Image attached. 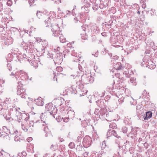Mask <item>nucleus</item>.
Segmentation results:
<instances>
[{
  "label": "nucleus",
  "instance_id": "nucleus-20",
  "mask_svg": "<svg viewBox=\"0 0 157 157\" xmlns=\"http://www.w3.org/2000/svg\"><path fill=\"white\" fill-rule=\"evenodd\" d=\"M76 8V6H74V9L72 11V12H71L70 11L67 10L66 11V15H65V17H67L68 16V15L70 14L71 13H72V14L73 16H74L75 15H76L75 14V13L74 12V10L75 8Z\"/></svg>",
  "mask_w": 157,
  "mask_h": 157
},
{
  "label": "nucleus",
  "instance_id": "nucleus-22",
  "mask_svg": "<svg viewBox=\"0 0 157 157\" xmlns=\"http://www.w3.org/2000/svg\"><path fill=\"white\" fill-rule=\"evenodd\" d=\"M13 43L12 39H6L4 43L6 45H8L12 44Z\"/></svg>",
  "mask_w": 157,
  "mask_h": 157
},
{
  "label": "nucleus",
  "instance_id": "nucleus-51",
  "mask_svg": "<svg viewBox=\"0 0 157 157\" xmlns=\"http://www.w3.org/2000/svg\"><path fill=\"white\" fill-rule=\"evenodd\" d=\"M69 119H70L68 118V117H65L63 119V121L65 122H67L68 121Z\"/></svg>",
  "mask_w": 157,
  "mask_h": 157
},
{
  "label": "nucleus",
  "instance_id": "nucleus-47",
  "mask_svg": "<svg viewBox=\"0 0 157 157\" xmlns=\"http://www.w3.org/2000/svg\"><path fill=\"white\" fill-rule=\"evenodd\" d=\"M7 67H8V70L9 71H11L12 70V67H11V65L10 63H8L7 64Z\"/></svg>",
  "mask_w": 157,
  "mask_h": 157
},
{
  "label": "nucleus",
  "instance_id": "nucleus-21",
  "mask_svg": "<svg viewBox=\"0 0 157 157\" xmlns=\"http://www.w3.org/2000/svg\"><path fill=\"white\" fill-rule=\"evenodd\" d=\"M97 105L100 107H103L104 105V102L101 100L96 101Z\"/></svg>",
  "mask_w": 157,
  "mask_h": 157
},
{
  "label": "nucleus",
  "instance_id": "nucleus-60",
  "mask_svg": "<svg viewBox=\"0 0 157 157\" xmlns=\"http://www.w3.org/2000/svg\"><path fill=\"white\" fill-rule=\"evenodd\" d=\"M104 5L103 3L100 4L99 6V7L100 9H102L103 8Z\"/></svg>",
  "mask_w": 157,
  "mask_h": 157
},
{
  "label": "nucleus",
  "instance_id": "nucleus-26",
  "mask_svg": "<svg viewBox=\"0 0 157 157\" xmlns=\"http://www.w3.org/2000/svg\"><path fill=\"white\" fill-rule=\"evenodd\" d=\"M89 122L88 121L84 120L82 121V125L83 127H86L89 124Z\"/></svg>",
  "mask_w": 157,
  "mask_h": 157
},
{
  "label": "nucleus",
  "instance_id": "nucleus-3",
  "mask_svg": "<svg viewBox=\"0 0 157 157\" xmlns=\"http://www.w3.org/2000/svg\"><path fill=\"white\" fill-rule=\"evenodd\" d=\"M39 122L40 125L41 127L43 128L44 131L46 133L45 136L46 137H48L51 135L50 131L49 130L48 127L46 125H47V124H46L45 122H42V120L37 121L36 123H37Z\"/></svg>",
  "mask_w": 157,
  "mask_h": 157
},
{
  "label": "nucleus",
  "instance_id": "nucleus-5",
  "mask_svg": "<svg viewBox=\"0 0 157 157\" xmlns=\"http://www.w3.org/2000/svg\"><path fill=\"white\" fill-rule=\"evenodd\" d=\"M16 116H17L18 121L19 122L21 121V120H24L27 121L29 118V115L28 114H26L25 113H21L17 112Z\"/></svg>",
  "mask_w": 157,
  "mask_h": 157
},
{
  "label": "nucleus",
  "instance_id": "nucleus-18",
  "mask_svg": "<svg viewBox=\"0 0 157 157\" xmlns=\"http://www.w3.org/2000/svg\"><path fill=\"white\" fill-rule=\"evenodd\" d=\"M152 117V113L151 112H148L146 113V114H144V119L145 120H148Z\"/></svg>",
  "mask_w": 157,
  "mask_h": 157
},
{
  "label": "nucleus",
  "instance_id": "nucleus-40",
  "mask_svg": "<svg viewBox=\"0 0 157 157\" xmlns=\"http://www.w3.org/2000/svg\"><path fill=\"white\" fill-rule=\"evenodd\" d=\"M155 10L154 9H151L150 11V13L151 16H154L155 15Z\"/></svg>",
  "mask_w": 157,
  "mask_h": 157
},
{
  "label": "nucleus",
  "instance_id": "nucleus-8",
  "mask_svg": "<svg viewBox=\"0 0 157 157\" xmlns=\"http://www.w3.org/2000/svg\"><path fill=\"white\" fill-rule=\"evenodd\" d=\"M47 13H48V11L47 10L44 12L37 11L36 15L39 19H43L44 20L46 19L47 17H48V15H47Z\"/></svg>",
  "mask_w": 157,
  "mask_h": 157
},
{
  "label": "nucleus",
  "instance_id": "nucleus-46",
  "mask_svg": "<svg viewBox=\"0 0 157 157\" xmlns=\"http://www.w3.org/2000/svg\"><path fill=\"white\" fill-rule=\"evenodd\" d=\"M12 4V1L11 0H8L7 2V5L9 6H11Z\"/></svg>",
  "mask_w": 157,
  "mask_h": 157
},
{
  "label": "nucleus",
  "instance_id": "nucleus-27",
  "mask_svg": "<svg viewBox=\"0 0 157 157\" xmlns=\"http://www.w3.org/2000/svg\"><path fill=\"white\" fill-rule=\"evenodd\" d=\"M111 134H112L114 136L119 139L121 138L120 136H119L116 132L114 130H112V132Z\"/></svg>",
  "mask_w": 157,
  "mask_h": 157
},
{
  "label": "nucleus",
  "instance_id": "nucleus-37",
  "mask_svg": "<svg viewBox=\"0 0 157 157\" xmlns=\"http://www.w3.org/2000/svg\"><path fill=\"white\" fill-rule=\"evenodd\" d=\"M17 135H16L14 138V140L17 142H20L21 140H22V139H20V137L19 136H17Z\"/></svg>",
  "mask_w": 157,
  "mask_h": 157
},
{
  "label": "nucleus",
  "instance_id": "nucleus-10",
  "mask_svg": "<svg viewBox=\"0 0 157 157\" xmlns=\"http://www.w3.org/2000/svg\"><path fill=\"white\" fill-rule=\"evenodd\" d=\"M25 92V89L21 87H18L17 92V94L20 96L21 98L26 99L27 97V95L26 94Z\"/></svg>",
  "mask_w": 157,
  "mask_h": 157
},
{
  "label": "nucleus",
  "instance_id": "nucleus-56",
  "mask_svg": "<svg viewBox=\"0 0 157 157\" xmlns=\"http://www.w3.org/2000/svg\"><path fill=\"white\" fill-rule=\"evenodd\" d=\"M79 134L80 136H81L82 137H83L84 136V133L83 131H81L80 133H79Z\"/></svg>",
  "mask_w": 157,
  "mask_h": 157
},
{
  "label": "nucleus",
  "instance_id": "nucleus-14",
  "mask_svg": "<svg viewBox=\"0 0 157 157\" xmlns=\"http://www.w3.org/2000/svg\"><path fill=\"white\" fill-rule=\"evenodd\" d=\"M57 110V109L55 105L51 109L50 111H49V113H50V115H52L54 117V116L56 114Z\"/></svg>",
  "mask_w": 157,
  "mask_h": 157
},
{
  "label": "nucleus",
  "instance_id": "nucleus-9",
  "mask_svg": "<svg viewBox=\"0 0 157 157\" xmlns=\"http://www.w3.org/2000/svg\"><path fill=\"white\" fill-rule=\"evenodd\" d=\"M63 60V55L62 53H57L56 54L55 58L54 60L55 64H60Z\"/></svg>",
  "mask_w": 157,
  "mask_h": 157
},
{
  "label": "nucleus",
  "instance_id": "nucleus-58",
  "mask_svg": "<svg viewBox=\"0 0 157 157\" xmlns=\"http://www.w3.org/2000/svg\"><path fill=\"white\" fill-rule=\"evenodd\" d=\"M90 156H91V157H96V154L94 152H92L91 153V154Z\"/></svg>",
  "mask_w": 157,
  "mask_h": 157
},
{
  "label": "nucleus",
  "instance_id": "nucleus-23",
  "mask_svg": "<svg viewBox=\"0 0 157 157\" xmlns=\"http://www.w3.org/2000/svg\"><path fill=\"white\" fill-rule=\"evenodd\" d=\"M59 39L60 42L63 43L66 42V38L64 37L61 33H60V35L59 36Z\"/></svg>",
  "mask_w": 157,
  "mask_h": 157
},
{
  "label": "nucleus",
  "instance_id": "nucleus-15",
  "mask_svg": "<svg viewBox=\"0 0 157 157\" xmlns=\"http://www.w3.org/2000/svg\"><path fill=\"white\" fill-rule=\"evenodd\" d=\"M36 104L38 106H42L44 103L43 101V99L41 98L40 97L37 99H36L35 100Z\"/></svg>",
  "mask_w": 157,
  "mask_h": 157
},
{
  "label": "nucleus",
  "instance_id": "nucleus-1",
  "mask_svg": "<svg viewBox=\"0 0 157 157\" xmlns=\"http://www.w3.org/2000/svg\"><path fill=\"white\" fill-rule=\"evenodd\" d=\"M82 73L79 70V71H77V74L75 75H75H71V76H73L74 79V76L77 80H80L81 78V80H83L84 82L86 84H89L93 82V80L92 77L91 76L86 77V74H83L82 75Z\"/></svg>",
  "mask_w": 157,
  "mask_h": 157
},
{
  "label": "nucleus",
  "instance_id": "nucleus-35",
  "mask_svg": "<svg viewBox=\"0 0 157 157\" xmlns=\"http://www.w3.org/2000/svg\"><path fill=\"white\" fill-rule=\"evenodd\" d=\"M5 102L6 104H11L12 103L11 100L10 98H6L5 100Z\"/></svg>",
  "mask_w": 157,
  "mask_h": 157
},
{
  "label": "nucleus",
  "instance_id": "nucleus-16",
  "mask_svg": "<svg viewBox=\"0 0 157 157\" xmlns=\"http://www.w3.org/2000/svg\"><path fill=\"white\" fill-rule=\"evenodd\" d=\"M20 78L23 79L24 78L25 79V80H31L32 78H29V76L25 72H22V73L21 75Z\"/></svg>",
  "mask_w": 157,
  "mask_h": 157
},
{
  "label": "nucleus",
  "instance_id": "nucleus-55",
  "mask_svg": "<svg viewBox=\"0 0 157 157\" xmlns=\"http://www.w3.org/2000/svg\"><path fill=\"white\" fill-rule=\"evenodd\" d=\"M79 19V17H77L75 18H74V21L75 22V23H76L78 22V19Z\"/></svg>",
  "mask_w": 157,
  "mask_h": 157
},
{
  "label": "nucleus",
  "instance_id": "nucleus-53",
  "mask_svg": "<svg viewBox=\"0 0 157 157\" xmlns=\"http://www.w3.org/2000/svg\"><path fill=\"white\" fill-rule=\"evenodd\" d=\"M3 9V5L2 3L0 2V12L2 11Z\"/></svg>",
  "mask_w": 157,
  "mask_h": 157
},
{
  "label": "nucleus",
  "instance_id": "nucleus-36",
  "mask_svg": "<svg viewBox=\"0 0 157 157\" xmlns=\"http://www.w3.org/2000/svg\"><path fill=\"white\" fill-rule=\"evenodd\" d=\"M106 152L105 153L108 154H109L112 153V149L111 148H109L108 147H107V148L106 149Z\"/></svg>",
  "mask_w": 157,
  "mask_h": 157
},
{
  "label": "nucleus",
  "instance_id": "nucleus-38",
  "mask_svg": "<svg viewBox=\"0 0 157 157\" xmlns=\"http://www.w3.org/2000/svg\"><path fill=\"white\" fill-rule=\"evenodd\" d=\"M98 5L97 4L94 3V5L93 6V9L94 10H98Z\"/></svg>",
  "mask_w": 157,
  "mask_h": 157
},
{
  "label": "nucleus",
  "instance_id": "nucleus-13",
  "mask_svg": "<svg viewBox=\"0 0 157 157\" xmlns=\"http://www.w3.org/2000/svg\"><path fill=\"white\" fill-rule=\"evenodd\" d=\"M75 112L71 109L68 111L67 114L68 115V118L73 120L75 117Z\"/></svg>",
  "mask_w": 157,
  "mask_h": 157
},
{
  "label": "nucleus",
  "instance_id": "nucleus-39",
  "mask_svg": "<svg viewBox=\"0 0 157 157\" xmlns=\"http://www.w3.org/2000/svg\"><path fill=\"white\" fill-rule=\"evenodd\" d=\"M18 133V132L17 131H10V133H8V134H11V135H17V134Z\"/></svg>",
  "mask_w": 157,
  "mask_h": 157
},
{
  "label": "nucleus",
  "instance_id": "nucleus-59",
  "mask_svg": "<svg viewBox=\"0 0 157 157\" xmlns=\"http://www.w3.org/2000/svg\"><path fill=\"white\" fill-rule=\"evenodd\" d=\"M17 157H23L22 156V153H19L17 156Z\"/></svg>",
  "mask_w": 157,
  "mask_h": 157
},
{
  "label": "nucleus",
  "instance_id": "nucleus-52",
  "mask_svg": "<svg viewBox=\"0 0 157 157\" xmlns=\"http://www.w3.org/2000/svg\"><path fill=\"white\" fill-rule=\"evenodd\" d=\"M123 100L124 98H121L118 100V102L119 104L122 103L124 102Z\"/></svg>",
  "mask_w": 157,
  "mask_h": 157
},
{
  "label": "nucleus",
  "instance_id": "nucleus-44",
  "mask_svg": "<svg viewBox=\"0 0 157 157\" xmlns=\"http://www.w3.org/2000/svg\"><path fill=\"white\" fill-rule=\"evenodd\" d=\"M112 132V131L110 130L108 131L107 133V136L108 139V138L110 137V136L111 135H112V134H111Z\"/></svg>",
  "mask_w": 157,
  "mask_h": 157
},
{
  "label": "nucleus",
  "instance_id": "nucleus-32",
  "mask_svg": "<svg viewBox=\"0 0 157 157\" xmlns=\"http://www.w3.org/2000/svg\"><path fill=\"white\" fill-rule=\"evenodd\" d=\"M130 129L131 130V132L129 133H128L127 134V136L128 137H129L130 136V135H133L134 134V132H133L134 131V130L133 129V127L131 126L130 127Z\"/></svg>",
  "mask_w": 157,
  "mask_h": 157
},
{
  "label": "nucleus",
  "instance_id": "nucleus-7",
  "mask_svg": "<svg viewBox=\"0 0 157 157\" xmlns=\"http://www.w3.org/2000/svg\"><path fill=\"white\" fill-rule=\"evenodd\" d=\"M92 143L91 138L89 136H86L83 139V144L85 148L90 146Z\"/></svg>",
  "mask_w": 157,
  "mask_h": 157
},
{
  "label": "nucleus",
  "instance_id": "nucleus-25",
  "mask_svg": "<svg viewBox=\"0 0 157 157\" xmlns=\"http://www.w3.org/2000/svg\"><path fill=\"white\" fill-rule=\"evenodd\" d=\"M70 45V44H67V46L68 47V48H67L64 51L63 53H64V55H66V53H68L69 52H70L71 51V50H70L71 48H70V46H69Z\"/></svg>",
  "mask_w": 157,
  "mask_h": 157
},
{
  "label": "nucleus",
  "instance_id": "nucleus-17",
  "mask_svg": "<svg viewBox=\"0 0 157 157\" xmlns=\"http://www.w3.org/2000/svg\"><path fill=\"white\" fill-rule=\"evenodd\" d=\"M114 68L116 70H121L124 68V67L120 62H118L115 65Z\"/></svg>",
  "mask_w": 157,
  "mask_h": 157
},
{
  "label": "nucleus",
  "instance_id": "nucleus-57",
  "mask_svg": "<svg viewBox=\"0 0 157 157\" xmlns=\"http://www.w3.org/2000/svg\"><path fill=\"white\" fill-rule=\"evenodd\" d=\"M88 154L89 153L88 152H85L84 153L83 155L84 157H86L88 155Z\"/></svg>",
  "mask_w": 157,
  "mask_h": 157
},
{
  "label": "nucleus",
  "instance_id": "nucleus-64",
  "mask_svg": "<svg viewBox=\"0 0 157 157\" xmlns=\"http://www.w3.org/2000/svg\"><path fill=\"white\" fill-rule=\"evenodd\" d=\"M142 7L144 8L145 9L146 8V5L145 3H144L142 5Z\"/></svg>",
  "mask_w": 157,
  "mask_h": 157
},
{
  "label": "nucleus",
  "instance_id": "nucleus-34",
  "mask_svg": "<svg viewBox=\"0 0 157 157\" xmlns=\"http://www.w3.org/2000/svg\"><path fill=\"white\" fill-rule=\"evenodd\" d=\"M70 50H71V52H72L71 53V55L75 57H77V55L76 53H75V50H74V48H71Z\"/></svg>",
  "mask_w": 157,
  "mask_h": 157
},
{
  "label": "nucleus",
  "instance_id": "nucleus-63",
  "mask_svg": "<svg viewBox=\"0 0 157 157\" xmlns=\"http://www.w3.org/2000/svg\"><path fill=\"white\" fill-rule=\"evenodd\" d=\"M44 42H45V44H42L44 46H46L48 44L47 41L45 40H44Z\"/></svg>",
  "mask_w": 157,
  "mask_h": 157
},
{
  "label": "nucleus",
  "instance_id": "nucleus-6",
  "mask_svg": "<svg viewBox=\"0 0 157 157\" xmlns=\"http://www.w3.org/2000/svg\"><path fill=\"white\" fill-rule=\"evenodd\" d=\"M49 27H51L52 28L51 31L52 33V35L53 36L57 37L60 35V33H61V32L59 30V28L58 24H56L53 25H50Z\"/></svg>",
  "mask_w": 157,
  "mask_h": 157
},
{
  "label": "nucleus",
  "instance_id": "nucleus-33",
  "mask_svg": "<svg viewBox=\"0 0 157 157\" xmlns=\"http://www.w3.org/2000/svg\"><path fill=\"white\" fill-rule=\"evenodd\" d=\"M3 129L6 134H8V133H10V130L6 126H3Z\"/></svg>",
  "mask_w": 157,
  "mask_h": 157
},
{
  "label": "nucleus",
  "instance_id": "nucleus-29",
  "mask_svg": "<svg viewBox=\"0 0 157 157\" xmlns=\"http://www.w3.org/2000/svg\"><path fill=\"white\" fill-rule=\"evenodd\" d=\"M109 127L112 129L117 128V125L115 123L112 122L110 124Z\"/></svg>",
  "mask_w": 157,
  "mask_h": 157
},
{
  "label": "nucleus",
  "instance_id": "nucleus-12",
  "mask_svg": "<svg viewBox=\"0 0 157 157\" xmlns=\"http://www.w3.org/2000/svg\"><path fill=\"white\" fill-rule=\"evenodd\" d=\"M62 101H63L64 99L62 98L61 97H59L56 99H54L53 101L56 103V105L60 106L62 104Z\"/></svg>",
  "mask_w": 157,
  "mask_h": 157
},
{
  "label": "nucleus",
  "instance_id": "nucleus-31",
  "mask_svg": "<svg viewBox=\"0 0 157 157\" xmlns=\"http://www.w3.org/2000/svg\"><path fill=\"white\" fill-rule=\"evenodd\" d=\"M106 146V144L105 140L103 141L101 144V150H104Z\"/></svg>",
  "mask_w": 157,
  "mask_h": 157
},
{
  "label": "nucleus",
  "instance_id": "nucleus-28",
  "mask_svg": "<svg viewBox=\"0 0 157 157\" xmlns=\"http://www.w3.org/2000/svg\"><path fill=\"white\" fill-rule=\"evenodd\" d=\"M136 79L135 78H131L130 79V82L134 86H136Z\"/></svg>",
  "mask_w": 157,
  "mask_h": 157
},
{
  "label": "nucleus",
  "instance_id": "nucleus-11",
  "mask_svg": "<svg viewBox=\"0 0 157 157\" xmlns=\"http://www.w3.org/2000/svg\"><path fill=\"white\" fill-rule=\"evenodd\" d=\"M19 44L21 47H22L23 48V49L25 50L26 52H27L29 50L30 48L28 44L24 42H22L21 44L19 43Z\"/></svg>",
  "mask_w": 157,
  "mask_h": 157
},
{
  "label": "nucleus",
  "instance_id": "nucleus-2",
  "mask_svg": "<svg viewBox=\"0 0 157 157\" xmlns=\"http://www.w3.org/2000/svg\"><path fill=\"white\" fill-rule=\"evenodd\" d=\"M34 123L32 121H30L29 123L28 122L25 125L22 123L21 124V128L25 132L29 131V132H31L34 129Z\"/></svg>",
  "mask_w": 157,
  "mask_h": 157
},
{
  "label": "nucleus",
  "instance_id": "nucleus-61",
  "mask_svg": "<svg viewBox=\"0 0 157 157\" xmlns=\"http://www.w3.org/2000/svg\"><path fill=\"white\" fill-rule=\"evenodd\" d=\"M60 50V48L59 47H57L56 49H54V51L55 52L59 51Z\"/></svg>",
  "mask_w": 157,
  "mask_h": 157
},
{
  "label": "nucleus",
  "instance_id": "nucleus-24",
  "mask_svg": "<svg viewBox=\"0 0 157 157\" xmlns=\"http://www.w3.org/2000/svg\"><path fill=\"white\" fill-rule=\"evenodd\" d=\"M81 9L82 11L85 13H88L89 11L88 8L85 6H82Z\"/></svg>",
  "mask_w": 157,
  "mask_h": 157
},
{
  "label": "nucleus",
  "instance_id": "nucleus-45",
  "mask_svg": "<svg viewBox=\"0 0 157 157\" xmlns=\"http://www.w3.org/2000/svg\"><path fill=\"white\" fill-rule=\"evenodd\" d=\"M56 71L58 72H61L63 71V68L60 67H58L56 68Z\"/></svg>",
  "mask_w": 157,
  "mask_h": 157
},
{
  "label": "nucleus",
  "instance_id": "nucleus-54",
  "mask_svg": "<svg viewBox=\"0 0 157 157\" xmlns=\"http://www.w3.org/2000/svg\"><path fill=\"white\" fill-rule=\"evenodd\" d=\"M92 137H93L94 140H95V139H97V138H98V136H97L95 134H94L93 135Z\"/></svg>",
  "mask_w": 157,
  "mask_h": 157
},
{
  "label": "nucleus",
  "instance_id": "nucleus-43",
  "mask_svg": "<svg viewBox=\"0 0 157 157\" xmlns=\"http://www.w3.org/2000/svg\"><path fill=\"white\" fill-rule=\"evenodd\" d=\"M69 146L71 148H73L75 147L74 143L73 142H71L70 143L69 145Z\"/></svg>",
  "mask_w": 157,
  "mask_h": 157
},
{
  "label": "nucleus",
  "instance_id": "nucleus-49",
  "mask_svg": "<svg viewBox=\"0 0 157 157\" xmlns=\"http://www.w3.org/2000/svg\"><path fill=\"white\" fill-rule=\"evenodd\" d=\"M71 89H72V93L73 94H76V93H77V91H76V90L75 89V88H73V86H71Z\"/></svg>",
  "mask_w": 157,
  "mask_h": 157
},
{
  "label": "nucleus",
  "instance_id": "nucleus-62",
  "mask_svg": "<svg viewBox=\"0 0 157 157\" xmlns=\"http://www.w3.org/2000/svg\"><path fill=\"white\" fill-rule=\"evenodd\" d=\"M82 139V137L80 136H78L77 137V141L79 142H80Z\"/></svg>",
  "mask_w": 157,
  "mask_h": 157
},
{
  "label": "nucleus",
  "instance_id": "nucleus-48",
  "mask_svg": "<svg viewBox=\"0 0 157 157\" xmlns=\"http://www.w3.org/2000/svg\"><path fill=\"white\" fill-rule=\"evenodd\" d=\"M94 30H93V32H98L99 31V28L98 27H96V26H95L94 27Z\"/></svg>",
  "mask_w": 157,
  "mask_h": 157
},
{
  "label": "nucleus",
  "instance_id": "nucleus-50",
  "mask_svg": "<svg viewBox=\"0 0 157 157\" xmlns=\"http://www.w3.org/2000/svg\"><path fill=\"white\" fill-rule=\"evenodd\" d=\"M15 76V77L17 79V73H15L14 74L13 73V72H12L10 74V75L11 76Z\"/></svg>",
  "mask_w": 157,
  "mask_h": 157
},
{
  "label": "nucleus",
  "instance_id": "nucleus-42",
  "mask_svg": "<svg viewBox=\"0 0 157 157\" xmlns=\"http://www.w3.org/2000/svg\"><path fill=\"white\" fill-rule=\"evenodd\" d=\"M122 132L124 133H125L127 132V129L126 127H122Z\"/></svg>",
  "mask_w": 157,
  "mask_h": 157
},
{
  "label": "nucleus",
  "instance_id": "nucleus-19",
  "mask_svg": "<svg viewBox=\"0 0 157 157\" xmlns=\"http://www.w3.org/2000/svg\"><path fill=\"white\" fill-rule=\"evenodd\" d=\"M53 107L52 103H49L46 105L45 108L47 111H50L51 109Z\"/></svg>",
  "mask_w": 157,
  "mask_h": 157
},
{
  "label": "nucleus",
  "instance_id": "nucleus-41",
  "mask_svg": "<svg viewBox=\"0 0 157 157\" xmlns=\"http://www.w3.org/2000/svg\"><path fill=\"white\" fill-rule=\"evenodd\" d=\"M129 71H125L123 72V74H124L128 78L129 77V75H128V74H129Z\"/></svg>",
  "mask_w": 157,
  "mask_h": 157
},
{
  "label": "nucleus",
  "instance_id": "nucleus-30",
  "mask_svg": "<svg viewBox=\"0 0 157 157\" xmlns=\"http://www.w3.org/2000/svg\"><path fill=\"white\" fill-rule=\"evenodd\" d=\"M113 86L112 85L108 86L106 88V90L109 92H111L113 89Z\"/></svg>",
  "mask_w": 157,
  "mask_h": 157
},
{
  "label": "nucleus",
  "instance_id": "nucleus-4",
  "mask_svg": "<svg viewBox=\"0 0 157 157\" xmlns=\"http://www.w3.org/2000/svg\"><path fill=\"white\" fill-rule=\"evenodd\" d=\"M47 15H48V17H47L46 19L45 20L44 22L46 25V27H49L50 25H52L50 23L52 19L56 17V14L54 12H50L49 13L48 12V13L47 14Z\"/></svg>",
  "mask_w": 157,
  "mask_h": 157
}]
</instances>
